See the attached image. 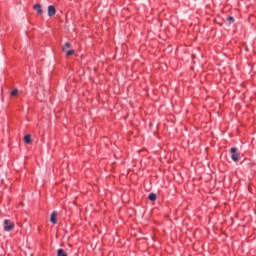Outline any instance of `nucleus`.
<instances>
[{
  "label": "nucleus",
  "instance_id": "1",
  "mask_svg": "<svg viewBox=\"0 0 256 256\" xmlns=\"http://www.w3.org/2000/svg\"><path fill=\"white\" fill-rule=\"evenodd\" d=\"M15 229V224L11 222L9 219L4 220V231H12Z\"/></svg>",
  "mask_w": 256,
  "mask_h": 256
},
{
  "label": "nucleus",
  "instance_id": "2",
  "mask_svg": "<svg viewBox=\"0 0 256 256\" xmlns=\"http://www.w3.org/2000/svg\"><path fill=\"white\" fill-rule=\"evenodd\" d=\"M230 153L232 154L231 155L232 161H235V162L239 161V154L237 153V148L232 147L230 149Z\"/></svg>",
  "mask_w": 256,
  "mask_h": 256
},
{
  "label": "nucleus",
  "instance_id": "3",
  "mask_svg": "<svg viewBox=\"0 0 256 256\" xmlns=\"http://www.w3.org/2000/svg\"><path fill=\"white\" fill-rule=\"evenodd\" d=\"M57 9L53 5L48 6V17H55Z\"/></svg>",
  "mask_w": 256,
  "mask_h": 256
},
{
  "label": "nucleus",
  "instance_id": "4",
  "mask_svg": "<svg viewBox=\"0 0 256 256\" xmlns=\"http://www.w3.org/2000/svg\"><path fill=\"white\" fill-rule=\"evenodd\" d=\"M50 221L53 223V225L57 224V212L56 211L52 212Z\"/></svg>",
  "mask_w": 256,
  "mask_h": 256
},
{
  "label": "nucleus",
  "instance_id": "5",
  "mask_svg": "<svg viewBox=\"0 0 256 256\" xmlns=\"http://www.w3.org/2000/svg\"><path fill=\"white\" fill-rule=\"evenodd\" d=\"M33 9H35V11H37V15H41L43 13V9H41V4H35L33 6Z\"/></svg>",
  "mask_w": 256,
  "mask_h": 256
},
{
  "label": "nucleus",
  "instance_id": "6",
  "mask_svg": "<svg viewBox=\"0 0 256 256\" xmlns=\"http://www.w3.org/2000/svg\"><path fill=\"white\" fill-rule=\"evenodd\" d=\"M148 199H149V201H157V194H155V193H150L149 195H148Z\"/></svg>",
  "mask_w": 256,
  "mask_h": 256
},
{
  "label": "nucleus",
  "instance_id": "7",
  "mask_svg": "<svg viewBox=\"0 0 256 256\" xmlns=\"http://www.w3.org/2000/svg\"><path fill=\"white\" fill-rule=\"evenodd\" d=\"M57 256H68L63 248L57 250Z\"/></svg>",
  "mask_w": 256,
  "mask_h": 256
},
{
  "label": "nucleus",
  "instance_id": "8",
  "mask_svg": "<svg viewBox=\"0 0 256 256\" xmlns=\"http://www.w3.org/2000/svg\"><path fill=\"white\" fill-rule=\"evenodd\" d=\"M24 142L26 143V145H29L31 143V136L29 134H26L24 136Z\"/></svg>",
  "mask_w": 256,
  "mask_h": 256
},
{
  "label": "nucleus",
  "instance_id": "9",
  "mask_svg": "<svg viewBox=\"0 0 256 256\" xmlns=\"http://www.w3.org/2000/svg\"><path fill=\"white\" fill-rule=\"evenodd\" d=\"M69 47H71V43L66 42L65 45L62 47V50L65 52L67 51V49H69Z\"/></svg>",
  "mask_w": 256,
  "mask_h": 256
},
{
  "label": "nucleus",
  "instance_id": "10",
  "mask_svg": "<svg viewBox=\"0 0 256 256\" xmlns=\"http://www.w3.org/2000/svg\"><path fill=\"white\" fill-rule=\"evenodd\" d=\"M18 93H19V90H18L17 88H15V89L10 93V95H11V97H16V95H18Z\"/></svg>",
  "mask_w": 256,
  "mask_h": 256
},
{
  "label": "nucleus",
  "instance_id": "11",
  "mask_svg": "<svg viewBox=\"0 0 256 256\" xmlns=\"http://www.w3.org/2000/svg\"><path fill=\"white\" fill-rule=\"evenodd\" d=\"M65 53H66V55H67L68 57H71V55H74V54H75V50H67V51H65Z\"/></svg>",
  "mask_w": 256,
  "mask_h": 256
},
{
  "label": "nucleus",
  "instance_id": "12",
  "mask_svg": "<svg viewBox=\"0 0 256 256\" xmlns=\"http://www.w3.org/2000/svg\"><path fill=\"white\" fill-rule=\"evenodd\" d=\"M227 21H229V24L231 25V23H235V18L233 16H228Z\"/></svg>",
  "mask_w": 256,
  "mask_h": 256
}]
</instances>
